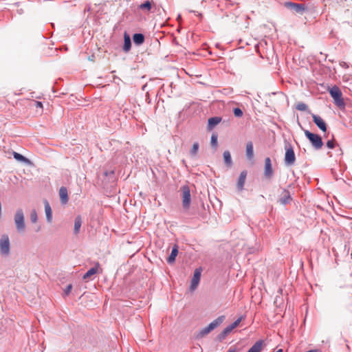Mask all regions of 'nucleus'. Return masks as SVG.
Returning <instances> with one entry per match:
<instances>
[{"label": "nucleus", "instance_id": "nucleus-8", "mask_svg": "<svg viewBox=\"0 0 352 352\" xmlns=\"http://www.w3.org/2000/svg\"><path fill=\"white\" fill-rule=\"evenodd\" d=\"M201 269H196L194 272L193 277L191 280V284H190V289L192 291L195 290L199 283L200 278H201Z\"/></svg>", "mask_w": 352, "mask_h": 352}, {"label": "nucleus", "instance_id": "nucleus-33", "mask_svg": "<svg viewBox=\"0 0 352 352\" xmlns=\"http://www.w3.org/2000/svg\"><path fill=\"white\" fill-rule=\"evenodd\" d=\"M234 115L237 118H241L243 116V111L239 108H234L233 110Z\"/></svg>", "mask_w": 352, "mask_h": 352}, {"label": "nucleus", "instance_id": "nucleus-36", "mask_svg": "<svg viewBox=\"0 0 352 352\" xmlns=\"http://www.w3.org/2000/svg\"><path fill=\"white\" fill-rule=\"evenodd\" d=\"M71 289H72V285H68L67 290L65 292L66 294H68L70 292Z\"/></svg>", "mask_w": 352, "mask_h": 352}, {"label": "nucleus", "instance_id": "nucleus-22", "mask_svg": "<svg viewBox=\"0 0 352 352\" xmlns=\"http://www.w3.org/2000/svg\"><path fill=\"white\" fill-rule=\"evenodd\" d=\"M131 46V39L128 34H124V43L123 46V50L124 52H128L130 50Z\"/></svg>", "mask_w": 352, "mask_h": 352}, {"label": "nucleus", "instance_id": "nucleus-3", "mask_svg": "<svg viewBox=\"0 0 352 352\" xmlns=\"http://www.w3.org/2000/svg\"><path fill=\"white\" fill-rule=\"evenodd\" d=\"M305 135L316 149L318 150L322 147L323 142L319 135L311 133L308 130L305 131Z\"/></svg>", "mask_w": 352, "mask_h": 352}, {"label": "nucleus", "instance_id": "nucleus-20", "mask_svg": "<svg viewBox=\"0 0 352 352\" xmlns=\"http://www.w3.org/2000/svg\"><path fill=\"white\" fill-rule=\"evenodd\" d=\"M223 155L224 163L226 164V166L228 167H230L232 166V161L231 155H230V151H225L223 152Z\"/></svg>", "mask_w": 352, "mask_h": 352}, {"label": "nucleus", "instance_id": "nucleus-1", "mask_svg": "<svg viewBox=\"0 0 352 352\" xmlns=\"http://www.w3.org/2000/svg\"><path fill=\"white\" fill-rule=\"evenodd\" d=\"M329 92L333 100L334 104L340 109L345 108V102L342 98L341 90L338 86H333L329 89Z\"/></svg>", "mask_w": 352, "mask_h": 352}, {"label": "nucleus", "instance_id": "nucleus-23", "mask_svg": "<svg viewBox=\"0 0 352 352\" xmlns=\"http://www.w3.org/2000/svg\"><path fill=\"white\" fill-rule=\"evenodd\" d=\"M133 42L136 45H141L144 41V36L142 34H135L133 36Z\"/></svg>", "mask_w": 352, "mask_h": 352}, {"label": "nucleus", "instance_id": "nucleus-12", "mask_svg": "<svg viewBox=\"0 0 352 352\" xmlns=\"http://www.w3.org/2000/svg\"><path fill=\"white\" fill-rule=\"evenodd\" d=\"M221 121V117H212L208 119V129L212 130L214 126L219 124Z\"/></svg>", "mask_w": 352, "mask_h": 352}, {"label": "nucleus", "instance_id": "nucleus-34", "mask_svg": "<svg viewBox=\"0 0 352 352\" xmlns=\"http://www.w3.org/2000/svg\"><path fill=\"white\" fill-rule=\"evenodd\" d=\"M336 145V142L334 140H329L327 142V146L329 148H335Z\"/></svg>", "mask_w": 352, "mask_h": 352}, {"label": "nucleus", "instance_id": "nucleus-37", "mask_svg": "<svg viewBox=\"0 0 352 352\" xmlns=\"http://www.w3.org/2000/svg\"><path fill=\"white\" fill-rule=\"evenodd\" d=\"M227 352H237V350L236 349H230Z\"/></svg>", "mask_w": 352, "mask_h": 352}, {"label": "nucleus", "instance_id": "nucleus-13", "mask_svg": "<svg viewBox=\"0 0 352 352\" xmlns=\"http://www.w3.org/2000/svg\"><path fill=\"white\" fill-rule=\"evenodd\" d=\"M60 199L62 204H65L68 201L67 190L65 187H60L59 190Z\"/></svg>", "mask_w": 352, "mask_h": 352}, {"label": "nucleus", "instance_id": "nucleus-28", "mask_svg": "<svg viewBox=\"0 0 352 352\" xmlns=\"http://www.w3.org/2000/svg\"><path fill=\"white\" fill-rule=\"evenodd\" d=\"M289 5L294 8H295V10L298 12H300L305 10V7L302 4L290 3Z\"/></svg>", "mask_w": 352, "mask_h": 352}, {"label": "nucleus", "instance_id": "nucleus-6", "mask_svg": "<svg viewBox=\"0 0 352 352\" xmlns=\"http://www.w3.org/2000/svg\"><path fill=\"white\" fill-rule=\"evenodd\" d=\"M285 150V163L288 166L293 165L296 161L294 151L291 146L286 147Z\"/></svg>", "mask_w": 352, "mask_h": 352}, {"label": "nucleus", "instance_id": "nucleus-4", "mask_svg": "<svg viewBox=\"0 0 352 352\" xmlns=\"http://www.w3.org/2000/svg\"><path fill=\"white\" fill-rule=\"evenodd\" d=\"M225 320L224 316H219L217 318L211 322L207 327L202 329L200 331L201 336L208 334L210 331L218 327Z\"/></svg>", "mask_w": 352, "mask_h": 352}, {"label": "nucleus", "instance_id": "nucleus-21", "mask_svg": "<svg viewBox=\"0 0 352 352\" xmlns=\"http://www.w3.org/2000/svg\"><path fill=\"white\" fill-rule=\"evenodd\" d=\"M246 155L249 159H252L254 156L253 144L252 142H249L246 144Z\"/></svg>", "mask_w": 352, "mask_h": 352}, {"label": "nucleus", "instance_id": "nucleus-18", "mask_svg": "<svg viewBox=\"0 0 352 352\" xmlns=\"http://www.w3.org/2000/svg\"><path fill=\"white\" fill-rule=\"evenodd\" d=\"M153 5H154L153 1H146L143 3L140 4L138 6V8H139V9H140L142 10H146L147 12H149L151 10L152 6Z\"/></svg>", "mask_w": 352, "mask_h": 352}, {"label": "nucleus", "instance_id": "nucleus-32", "mask_svg": "<svg viewBox=\"0 0 352 352\" xmlns=\"http://www.w3.org/2000/svg\"><path fill=\"white\" fill-rule=\"evenodd\" d=\"M244 318H245V317L243 316H241L230 325L232 327V328L235 329L240 324V322L243 320H244Z\"/></svg>", "mask_w": 352, "mask_h": 352}, {"label": "nucleus", "instance_id": "nucleus-11", "mask_svg": "<svg viewBox=\"0 0 352 352\" xmlns=\"http://www.w3.org/2000/svg\"><path fill=\"white\" fill-rule=\"evenodd\" d=\"M273 173L271 160L270 157H267L265 160L264 175L267 178H271L273 175Z\"/></svg>", "mask_w": 352, "mask_h": 352}, {"label": "nucleus", "instance_id": "nucleus-25", "mask_svg": "<svg viewBox=\"0 0 352 352\" xmlns=\"http://www.w3.org/2000/svg\"><path fill=\"white\" fill-rule=\"evenodd\" d=\"M218 135L217 133H212L211 136L210 144L212 147L216 148L218 145Z\"/></svg>", "mask_w": 352, "mask_h": 352}, {"label": "nucleus", "instance_id": "nucleus-7", "mask_svg": "<svg viewBox=\"0 0 352 352\" xmlns=\"http://www.w3.org/2000/svg\"><path fill=\"white\" fill-rule=\"evenodd\" d=\"M10 252V241L7 235H3L0 240V252L1 254L8 255Z\"/></svg>", "mask_w": 352, "mask_h": 352}, {"label": "nucleus", "instance_id": "nucleus-9", "mask_svg": "<svg viewBox=\"0 0 352 352\" xmlns=\"http://www.w3.org/2000/svg\"><path fill=\"white\" fill-rule=\"evenodd\" d=\"M312 118L314 122L317 125V126L323 132L327 131V124L324 120L320 117L319 116L313 114Z\"/></svg>", "mask_w": 352, "mask_h": 352}, {"label": "nucleus", "instance_id": "nucleus-31", "mask_svg": "<svg viewBox=\"0 0 352 352\" xmlns=\"http://www.w3.org/2000/svg\"><path fill=\"white\" fill-rule=\"evenodd\" d=\"M30 219L32 223H36L37 221V213L35 210H33L30 214Z\"/></svg>", "mask_w": 352, "mask_h": 352}, {"label": "nucleus", "instance_id": "nucleus-26", "mask_svg": "<svg viewBox=\"0 0 352 352\" xmlns=\"http://www.w3.org/2000/svg\"><path fill=\"white\" fill-rule=\"evenodd\" d=\"M12 155H13L14 158L18 161L23 162H25L28 161V160L23 155H22L20 153H18L15 151H14L12 153Z\"/></svg>", "mask_w": 352, "mask_h": 352}, {"label": "nucleus", "instance_id": "nucleus-14", "mask_svg": "<svg viewBox=\"0 0 352 352\" xmlns=\"http://www.w3.org/2000/svg\"><path fill=\"white\" fill-rule=\"evenodd\" d=\"M247 176V172L245 170L242 171L239 175L238 182H237V187L239 190H241L243 188L245 179Z\"/></svg>", "mask_w": 352, "mask_h": 352}, {"label": "nucleus", "instance_id": "nucleus-5", "mask_svg": "<svg viewBox=\"0 0 352 352\" xmlns=\"http://www.w3.org/2000/svg\"><path fill=\"white\" fill-rule=\"evenodd\" d=\"M14 223L19 232H23L25 230V218L23 212L21 209H18L14 215Z\"/></svg>", "mask_w": 352, "mask_h": 352}, {"label": "nucleus", "instance_id": "nucleus-24", "mask_svg": "<svg viewBox=\"0 0 352 352\" xmlns=\"http://www.w3.org/2000/svg\"><path fill=\"white\" fill-rule=\"evenodd\" d=\"M81 224H82V219H81L80 216H77L74 221V230L75 234H78L79 232Z\"/></svg>", "mask_w": 352, "mask_h": 352}, {"label": "nucleus", "instance_id": "nucleus-2", "mask_svg": "<svg viewBox=\"0 0 352 352\" xmlns=\"http://www.w3.org/2000/svg\"><path fill=\"white\" fill-rule=\"evenodd\" d=\"M182 206L185 210H188L190 207L191 195L188 186L185 185L181 188Z\"/></svg>", "mask_w": 352, "mask_h": 352}, {"label": "nucleus", "instance_id": "nucleus-29", "mask_svg": "<svg viewBox=\"0 0 352 352\" xmlns=\"http://www.w3.org/2000/svg\"><path fill=\"white\" fill-rule=\"evenodd\" d=\"M234 328L231 325L228 326L224 330L221 332V336L224 338L228 334H229Z\"/></svg>", "mask_w": 352, "mask_h": 352}, {"label": "nucleus", "instance_id": "nucleus-35", "mask_svg": "<svg viewBox=\"0 0 352 352\" xmlns=\"http://www.w3.org/2000/svg\"><path fill=\"white\" fill-rule=\"evenodd\" d=\"M34 106L37 108L43 109V104L41 102L35 101Z\"/></svg>", "mask_w": 352, "mask_h": 352}, {"label": "nucleus", "instance_id": "nucleus-10", "mask_svg": "<svg viewBox=\"0 0 352 352\" xmlns=\"http://www.w3.org/2000/svg\"><path fill=\"white\" fill-rule=\"evenodd\" d=\"M102 270L100 267V264L98 262H97L95 265V266L91 269H89L83 276V279H88L91 276L97 274V273H102Z\"/></svg>", "mask_w": 352, "mask_h": 352}, {"label": "nucleus", "instance_id": "nucleus-30", "mask_svg": "<svg viewBox=\"0 0 352 352\" xmlns=\"http://www.w3.org/2000/svg\"><path fill=\"white\" fill-rule=\"evenodd\" d=\"M296 108L299 111H304L307 110V106L305 103L300 102L296 104Z\"/></svg>", "mask_w": 352, "mask_h": 352}, {"label": "nucleus", "instance_id": "nucleus-15", "mask_svg": "<svg viewBox=\"0 0 352 352\" xmlns=\"http://www.w3.org/2000/svg\"><path fill=\"white\" fill-rule=\"evenodd\" d=\"M291 200L290 193L288 190H284L281 194V198L280 199V204L285 205Z\"/></svg>", "mask_w": 352, "mask_h": 352}, {"label": "nucleus", "instance_id": "nucleus-27", "mask_svg": "<svg viewBox=\"0 0 352 352\" xmlns=\"http://www.w3.org/2000/svg\"><path fill=\"white\" fill-rule=\"evenodd\" d=\"M199 150V144L197 142H195L193 144L191 149L190 150V154L192 156H195L198 152Z\"/></svg>", "mask_w": 352, "mask_h": 352}, {"label": "nucleus", "instance_id": "nucleus-17", "mask_svg": "<svg viewBox=\"0 0 352 352\" xmlns=\"http://www.w3.org/2000/svg\"><path fill=\"white\" fill-rule=\"evenodd\" d=\"M263 342L262 340L257 341L248 352H261L263 349Z\"/></svg>", "mask_w": 352, "mask_h": 352}, {"label": "nucleus", "instance_id": "nucleus-16", "mask_svg": "<svg viewBox=\"0 0 352 352\" xmlns=\"http://www.w3.org/2000/svg\"><path fill=\"white\" fill-rule=\"evenodd\" d=\"M44 204H45V214H46L47 221L49 223H51L52 220V211L51 207L47 201H45Z\"/></svg>", "mask_w": 352, "mask_h": 352}, {"label": "nucleus", "instance_id": "nucleus-38", "mask_svg": "<svg viewBox=\"0 0 352 352\" xmlns=\"http://www.w3.org/2000/svg\"><path fill=\"white\" fill-rule=\"evenodd\" d=\"M17 13L19 14H23V9L18 10H17Z\"/></svg>", "mask_w": 352, "mask_h": 352}, {"label": "nucleus", "instance_id": "nucleus-19", "mask_svg": "<svg viewBox=\"0 0 352 352\" xmlns=\"http://www.w3.org/2000/svg\"><path fill=\"white\" fill-rule=\"evenodd\" d=\"M177 254H178V248H177V245H175L172 249L170 255L167 258V262L168 263H174Z\"/></svg>", "mask_w": 352, "mask_h": 352}]
</instances>
